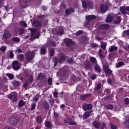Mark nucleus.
Segmentation results:
<instances>
[{"mask_svg": "<svg viewBox=\"0 0 129 129\" xmlns=\"http://www.w3.org/2000/svg\"><path fill=\"white\" fill-rule=\"evenodd\" d=\"M65 60V56L61 55L59 57L57 58V57L54 56L53 57V62L54 63V67H56L58 65V63H60L61 61H64Z\"/></svg>", "mask_w": 129, "mask_h": 129, "instance_id": "f257e3e1", "label": "nucleus"}, {"mask_svg": "<svg viewBox=\"0 0 129 129\" xmlns=\"http://www.w3.org/2000/svg\"><path fill=\"white\" fill-rule=\"evenodd\" d=\"M64 123H66V124L68 123L69 125H77V123H76L75 121H73V119L68 116L64 118Z\"/></svg>", "mask_w": 129, "mask_h": 129, "instance_id": "f03ea898", "label": "nucleus"}, {"mask_svg": "<svg viewBox=\"0 0 129 129\" xmlns=\"http://www.w3.org/2000/svg\"><path fill=\"white\" fill-rule=\"evenodd\" d=\"M12 66L13 69L16 71L20 70L21 69V62H19L18 60H14L12 63Z\"/></svg>", "mask_w": 129, "mask_h": 129, "instance_id": "7ed1b4c3", "label": "nucleus"}, {"mask_svg": "<svg viewBox=\"0 0 129 129\" xmlns=\"http://www.w3.org/2000/svg\"><path fill=\"white\" fill-rule=\"evenodd\" d=\"M10 37H12V33L10 32L9 29H5L3 34V39L4 40H8V39H10Z\"/></svg>", "mask_w": 129, "mask_h": 129, "instance_id": "20e7f679", "label": "nucleus"}, {"mask_svg": "<svg viewBox=\"0 0 129 129\" xmlns=\"http://www.w3.org/2000/svg\"><path fill=\"white\" fill-rule=\"evenodd\" d=\"M38 78L40 80L42 84L46 83V75L43 73H40L38 76Z\"/></svg>", "mask_w": 129, "mask_h": 129, "instance_id": "39448f33", "label": "nucleus"}, {"mask_svg": "<svg viewBox=\"0 0 129 129\" xmlns=\"http://www.w3.org/2000/svg\"><path fill=\"white\" fill-rule=\"evenodd\" d=\"M82 107L84 111H87V110H91L93 108V105L91 104H86L83 105Z\"/></svg>", "mask_w": 129, "mask_h": 129, "instance_id": "423d86ee", "label": "nucleus"}, {"mask_svg": "<svg viewBox=\"0 0 129 129\" xmlns=\"http://www.w3.org/2000/svg\"><path fill=\"white\" fill-rule=\"evenodd\" d=\"M25 57L26 58L27 61H32L33 59H34V57H35V55L32 54V53L30 51L26 52L25 54Z\"/></svg>", "mask_w": 129, "mask_h": 129, "instance_id": "0eeeda50", "label": "nucleus"}, {"mask_svg": "<svg viewBox=\"0 0 129 129\" xmlns=\"http://www.w3.org/2000/svg\"><path fill=\"white\" fill-rule=\"evenodd\" d=\"M33 25L35 28H40L42 27V23L38 19H35L33 21Z\"/></svg>", "mask_w": 129, "mask_h": 129, "instance_id": "6e6552de", "label": "nucleus"}, {"mask_svg": "<svg viewBox=\"0 0 129 129\" xmlns=\"http://www.w3.org/2000/svg\"><path fill=\"white\" fill-rule=\"evenodd\" d=\"M109 25L107 24H101L98 26V29L99 30H105L106 31L107 30H108L110 28Z\"/></svg>", "mask_w": 129, "mask_h": 129, "instance_id": "1a4fd4ad", "label": "nucleus"}, {"mask_svg": "<svg viewBox=\"0 0 129 129\" xmlns=\"http://www.w3.org/2000/svg\"><path fill=\"white\" fill-rule=\"evenodd\" d=\"M92 125L96 129H100L101 127V123L97 120L94 121L92 122Z\"/></svg>", "mask_w": 129, "mask_h": 129, "instance_id": "9d476101", "label": "nucleus"}, {"mask_svg": "<svg viewBox=\"0 0 129 129\" xmlns=\"http://www.w3.org/2000/svg\"><path fill=\"white\" fill-rule=\"evenodd\" d=\"M71 13H75V10L73 9V8H70L69 9H67L65 10V14L66 16H69L71 15Z\"/></svg>", "mask_w": 129, "mask_h": 129, "instance_id": "9b49d317", "label": "nucleus"}, {"mask_svg": "<svg viewBox=\"0 0 129 129\" xmlns=\"http://www.w3.org/2000/svg\"><path fill=\"white\" fill-rule=\"evenodd\" d=\"M18 121H19V119H18V118L15 117H12L10 120V123L13 125H16L18 123Z\"/></svg>", "mask_w": 129, "mask_h": 129, "instance_id": "f8f14e48", "label": "nucleus"}, {"mask_svg": "<svg viewBox=\"0 0 129 129\" xmlns=\"http://www.w3.org/2000/svg\"><path fill=\"white\" fill-rule=\"evenodd\" d=\"M63 42L65 43L67 47H70V45H72V44H73V41L69 38L64 39Z\"/></svg>", "mask_w": 129, "mask_h": 129, "instance_id": "ddd939ff", "label": "nucleus"}, {"mask_svg": "<svg viewBox=\"0 0 129 129\" xmlns=\"http://www.w3.org/2000/svg\"><path fill=\"white\" fill-rule=\"evenodd\" d=\"M92 111H86L83 115V119H86L88 117H90L91 116V114Z\"/></svg>", "mask_w": 129, "mask_h": 129, "instance_id": "4468645a", "label": "nucleus"}, {"mask_svg": "<svg viewBox=\"0 0 129 129\" xmlns=\"http://www.w3.org/2000/svg\"><path fill=\"white\" fill-rule=\"evenodd\" d=\"M108 10V7L106 5H101L100 6V11L102 14H104V13L106 12Z\"/></svg>", "mask_w": 129, "mask_h": 129, "instance_id": "2eb2a0df", "label": "nucleus"}, {"mask_svg": "<svg viewBox=\"0 0 129 129\" xmlns=\"http://www.w3.org/2000/svg\"><path fill=\"white\" fill-rule=\"evenodd\" d=\"M56 42L53 40H49L46 42V46H47V47H51V46L56 47Z\"/></svg>", "mask_w": 129, "mask_h": 129, "instance_id": "dca6fc26", "label": "nucleus"}, {"mask_svg": "<svg viewBox=\"0 0 129 129\" xmlns=\"http://www.w3.org/2000/svg\"><path fill=\"white\" fill-rule=\"evenodd\" d=\"M104 71L106 74V75H112V71L110 70L107 67H105L104 69Z\"/></svg>", "mask_w": 129, "mask_h": 129, "instance_id": "f3484780", "label": "nucleus"}, {"mask_svg": "<svg viewBox=\"0 0 129 129\" xmlns=\"http://www.w3.org/2000/svg\"><path fill=\"white\" fill-rule=\"evenodd\" d=\"M96 19V16L93 15H87L86 16V20L88 22H90V21H93Z\"/></svg>", "mask_w": 129, "mask_h": 129, "instance_id": "a211bd4d", "label": "nucleus"}, {"mask_svg": "<svg viewBox=\"0 0 129 129\" xmlns=\"http://www.w3.org/2000/svg\"><path fill=\"white\" fill-rule=\"evenodd\" d=\"M113 20V16L111 14H108L107 17L106 18L105 22L106 23H111Z\"/></svg>", "mask_w": 129, "mask_h": 129, "instance_id": "6ab92c4d", "label": "nucleus"}, {"mask_svg": "<svg viewBox=\"0 0 129 129\" xmlns=\"http://www.w3.org/2000/svg\"><path fill=\"white\" fill-rule=\"evenodd\" d=\"M84 67L87 70H89L91 68V63L89 61H86L84 63Z\"/></svg>", "mask_w": 129, "mask_h": 129, "instance_id": "aec40b11", "label": "nucleus"}, {"mask_svg": "<svg viewBox=\"0 0 129 129\" xmlns=\"http://www.w3.org/2000/svg\"><path fill=\"white\" fill-rule=\"evenodd\" d=\"M64 33V29L62 28V27L59 26L58 27V30L56 31V35H63Z\"/></svg>", "mask_w": 129, "mask_h": 129, "instance_id": "412c9836", "label": "nucleus"}, {"mask_svg": "<svg viewBox=\"0 0 129 129\" xmlns=\"http://www.w3.org/2000/svg\"><path fill=\"white\" fill-rule=\"evenodd\" d=\"M45 126L49 129H52V122L50 121H45Z\"/></svg>", "mask_w": 129, "mask_h": 129, "instance_id": "4be33fe9", "label": "nucleus"}, {"mask_svg": "<svg viewBox=\"0 0 129 129\" xmlns=\"http://www.w3.org/2000/svg\"><path fill=\"white\" fill-rule=\"evenodd\" d=\"M122 20V19L120 16H118L117 17L116 19L113 21V24H115V25H118L119 24H120Z\"/></svg>", "mask_w": 129, "mask_h": 129, "instance_id": "5701e85b", "label": "nucleus"}, {"mask_svg": "<svg viewBox=\"0 0 129 129\" xmlns=\"http://www.w3.org/2000/svg\"><path fill=\"white\" fill-rule=\"evenodd\" d=\"M39 38H40V33L39 32H37L35 35H32L31 37H30V41H33L35 39H39Z\"/></svg>", "mask_w": 129, "mask_h": 129, "instance_id": "b1692460", "label": "nucleus"}, {"mask_svg": "<svg viewBox=\"0 0 129 129\" xmlns=\"http://www.w3.org/2000/svg\"><path fill=\"white\" fill-rule=\"evenodd\" d=\"M94 69L98 73H100L101 72V68L99 65L96 64L94 67Z\"/></svg>", "mask_w": 129, "mask_h": 129, "instance_id": "393cba45", "label": "nucleus"}, {"mask_svg": "<svg viewBox=\"0 0 129 129\" xmlns=\"http://www.w3.org/2000/svg\"><path fill=\"white\" fill-rule=\"evenodd\" d=\"M89 96H91V94H84V95L81 96L80 99H81V100H85V99H86V98H87V97H89Z\"/></svg>", "mask_w": 129, "mask_h": 129, "instance_id": "a878e982", "label": "nucleus"}, {"mask_svg": "<svg viewBox=\"0 0 129 129\" xmlns=\"http://www.w3.org/2000/svg\"><path fill=\"white\" fill-rule=\"evenodd\" d=\"M13 85H14L15 87H19L21 86V82L19 81H13Z\"/></svg>", "mask_w": 129, "mask_h": 129, "instance_id": "bb28decb", "label": "nucleus"}, {"mask_svg": "<svg viewBox=\"0 0 129 129\" xmlns=\"http://www.w3.org/2000/svg\"><path fill=\"white\" fill-rule=\"evenodd\" d=\"M46 52H47V49L46 48V47L43 46L40 48V53L41 55H45Z\"/></svg>", "mask_w": 129, "mask_h": 129, "instance_id": "cd10ccee", "label": "nucleus"}, {"mask_svg": "<svg viewBox=\"0 0 129 129\" xmlns=\"http://www.w3.org/2000/svg\"><path fill=\"white\" fill-rule=\"evenodd\" d=\"M24 54H20L18 56H17V59L20 61V62H24V60L25 59L24 58Z\"/></svg>", "mask_w": 129, "mask_h": 129, "instance_id": "c85d7f7f", "label": "nucleus"}, {"mask_svg": "<svg viewBox=\"0 0 129 129\" xmlns=\"http://www.w3.org/2000/svg\"><path fill=\"white\" fill-rule=\"evenodd\" d=\"M35 119L37 123H42L43 122V119L41 116H37Z\"/></svg>", "mask_w": 129, "mask_h": 129, "instance_id": "c756f323", "label": "nucleus"}, {"mask_svg": "<svg viewBox=\"0 0 129 129\" xmlns=\"http://www.w3.org/2000/svg\"><path fill=\"white\" fill-rule=\"evenodd\" d=\"M120 11L122 15H126V11H125V7L122 6L120 7Z\"/></svg>", "mask_w": 129, "mask_h": 129, "instance_id": "7c9ffc66", "label": "nucleus"}, {"mask_svg": "<svg viewBox=\"0 0 129 129\" xmlns=\"http://www.w3.org/2000/svg\"><path fill=\"white\" fill-rule=\"evenodd\" d=\"M12 42H15V43H19L21 42V39L18 37H14L12 39Z\"/></svg>", "mask_w": 129, "mask_h": 129, "instance_id": "2f4dec72", "label": "nucleus"}, {"mask_svg": "<svg viewBox=\"0 0 129 129\" xmlns=\"http://www.w3.org/2000/svg\"><path fill=\"white\" fill-rule=\"evenodd\" d=\"M54 55H55V49L51 48L49 50V56H50V57H53Z\"/></svg>", "mask_w": 129, "mask_h": 129, "instance_id": "473e14b6", "label": "nucleus"}, {"mask_svg": "<svg viewBox=\"0 0 129 129\" xmlns=\"http://www.w3.org/2000/svg\"><path fill=\"white\" fill-rule=\"evenodd\" d=\"M123 65H124L123 61H119L118 63H116V68H119L121 67V66H123Z\"/></svg>", "mask_w": 129, "mask_h": 129, "instance_id": "72a5a7b5", "label": "nucleus"}, {"mask_svg": "<svg viewBox=\"0 0 129 129\" xmlns=\"http://www.w3.org/2000/svg\"><path fill=\"white\" fill-rule=\"evenodd\" d=\"M30 31L31 32L30 37H31L32 36H34V35H35V34H36V33H37V30L35 28H31L30 29Z\"/></svg>", "mask_w": 129, "mask_h": 129, "instance_id": "f704fd0d", "label": "nucleus"}, {"mask_svg": "<svg viewBox=\"0 0 129 129\" xmlns=\"http://www.w3.org/2000/svg\"><path fill=\"white\" fill-rule=\"evenodd\" d=\"M44 106L46 110H49V109L50 108V105H49V103L48 102H45L44 103Z\"/></svg>", "mask_w": 129, "mask_h": 129, "instance_id": "c9c22d12", "label": "nucleus"}, {"mask_svg": "<svg viewBox=\"0 0 129 129\" xmlns=\"http://www.w3.org/2000/svg\"><path fill=\"white\" fill-rule=\"evenodd\" d=\"M114 50H117V47L114 46H112L109 48V52L111 53V52H113V51H114Z\"/></svg>", "mask_w": 129, "mask_h": 129, "instance_id": "e433bc0d", "label": "nucleus"}, {"mask_svg": "<svg viewBox=\"0 0 129 129\" xmlns=\"http://www.w3.org/2000/svg\"><path fill=\"white\" fill-rule=\"evenodd\" d=\"M87 5L89 9H92L93 8V2H87Z\"/></svg>", "mask_w": 129, "mask_h": 129, "instance_id": "4c0bfd02", "label": "nucleus"}, {"mask_svg": "<svg viewBox=\"0 0 129 129\" xmlns=\"http://www.w3.org/2000/svg\"><path fill=\"white\" fill-rule=\"evenodd\" d=\"M40 97V95L39 94H36L35 97H34L33 98V101H36V102H37L38 101V100H39V98Z\"/></svg>", "mask_w": 129, "mask_h": 129, "instance_id": "58836bf2", "label": "nucleus"}, {"mask_svg": "<svg viewBox=\"0 0 129 129\" xmlns=\"http://www.w3.org/2000/svg\"><path fill=\"white\" fill-rule=\"evenodd\" d=\"M105 108H107V109H112V108H113V105H111V104H108V105H106L105 106Z\"/></svg>", "mask_w": 129, "mask_h": 129, "instance_id": "ea45409f", "label": "nucleus"}, {"mask_svg": "<svg viewBox=\"0 0 129 129\" xmlns=\"http://www.w3.org/2000/svg\"><path fill=\"white\" fill-rule=\"evenodd\" d=\"M82 4L83 9H87L88 5H87V3H86V1L84 0L83 1Z\"/></svg>", "mask_w": 129, "mask_h": 129, "instance_id": "a19ab883", "label": "nucleus"}, {"mask_svg": "<svg viewBox=\"0 0 129 129\" xmlns=\"http://www.w3.org/2000/svg\"><path fill=\"white\" fill-rule=\"evenodd\" d=\"M6 76H8L9 78H10L11 80H13V78H15V76L13 74H10V73H7L6 74Z\"/></svg>", "mask_w": 129, "mask_h": 129, "instance_id": "79ce46f5", "label": "nucleus"}, {"mask_svg": "<svg viewBox=\"0 0 129 129\" xmlns=\"http://www.w3.org/2000/svg\"><path fill=\"white\" fill-rule=\"evenodd\" d=\"M42 4V1L41 0H36V3L35 6L36 7H40Z\"/></svg>", "mask_w": 129, "mask_h": 129, "instance_id": "37998d69", "label": "nucleus"}, {"mask_svg": "<svg viewBox=\"0 0 129 129\" xmlns=\"http://www.w3.org/2000/svg\"><path fill=\"white\" fill-rule=\"evenodd\" d=\"M19 33L20 35H23L24 33L25 32V29L24 28H19L18 30Z\"/></svg>", "mask_w": 129, "mask_h": 129, "instance_id": "c03bdc74", "label": "nucleus"}, {"mask_svg": "<svg viewBox=\"0 0 129 129\" xmlns=\"http://www.w3.org/2000/svg\"><path fill=\"white\" fill-rule=\"evenodd\" d=\"M20 25L24 27V28H27V27H28V24H27L25 21L20 22Z\"/></svg>", "mask_w": 129, "mask_h": 129, "instance_id": "a18cd8bd", "label": "nucleus"}, {"mask_svg": "<svg viewBox=\"0 0 129 129\" xmlns=\"http://www.w3.org/2000/svg\"><path fill=\"white\" fill-rule=\"evenodd\" d=\"M25 105V103H24V101L20 100L18 104L19 107H23L24 105Z\"/></svg>", "mask_w": 129, "mask_h": 129, "instance_id": "49530a36", "label": "nucleus"}, {"mask_svg": "<svg viewBox=\"0 0 129 129\" xmlns=\"http://www.w3.org/2000/svg\"><path fill=\"white\" fill-rule=\"evenodd\" d=\"M90 45L91 48H96L98 47V44L97 43H91Z\"/></svg>", "mask_w": 129, "mask_h": 129, "instance_id": "de8ad7c7", "label": "nucleus"}, {"mask_svg": "<svg viewBox=\"0 0 129 129\" xmlns=\"http://www.w3.org/2000/svg\"><path fill=\"white\" fill-rule=\"evenodd\" d=\"M106 43L104 42L101 44V48L103 49V50H105L106 49Z\"/></svg>", "mask_w": 129, "mask_h": 129, "instance_id": "09e8293b", "label": "nucleus"}, {"mask_svg": "<svg viewBox=\"0 0 129 129\" xmlns=\"http://www.w3.org/2000/svg\"><path fill=\"white\" fill-rule=\"evenodd\" d=\"M90 60L92 63H96V58L94 57H90Z\"/></svg>", "mask_w": 129, "mask_h": 129, "instance_id": "8fccbe9b", "label": "nucleus"}, {"mask_svg": "<svg viewBox=\"0 0 129 129\" xmlns=\"http://www.w3.org/2000/svg\"><path fill=\"white\" fill-rule=\"evenodd\" d=\"M47 83L48 85H52L53 82H52V78H49L47 80Z\"/></svg>", "mask_w": 129, "mask_h": 129, "instance_id": "3c124183", "label": "nucleus"}, {"mask_svg": "<svg viewBox=\"0 0 129 129\" xmlns=\"http://www.w3.org/2000/svg\"><path fill=\"white\" fill-rule=\"evenodd\" d=\"M115 55H116V53H110L109 54V58L110 59H112L113 58V57H114V56H115Z\"/></svg>", "mask_w": 129, "mask_h": 129, "instance_id": "603ef678", "label": "nucleus"}, {"mask_svg": "<svg viewBox=\"0 0 129 129\" xmlns=\"http://www.w3.org/2000/svg\"><path fill=\"white\" fill-rule=\"evenodd\" d=\"M82 34H83V31L79 30L78 32H76V36H79L80 35H82Z\"/></svg>", "mask_w": 129, "mask_h": 129, "instance_id": "864d4df0", "label": "nucleus"}, {"mask_svg": "<svg viewBox=\"0 0 129 129\" xmlns=\"http://www.w3.org/2000/svg\"><path fill=\"white\" fill-rule=\"evenodd\" d=\"M28 80H29V82H30V83L31 84V83H32V82H33V80H34V79L33 78V76H30L28 77Z\"/></svg>", "mask_w": 129, "mask_h": 129, "instance_id": "5fc2aeb1", "label": "nucleus"}, {"mask_svg": "<svg viewBox=\"0 0 129 129\" xmlns=\"http://www.w3.org/2000/svg\"><path fill=\"white\" fill-rule=\"evenodd\" d=\"M100 88H101V84L98 83L96 86V90L98 91L100 89Z\"/></svg>", "mask_w": 129, "mask_h": 129, "instance_id": "6e6d98bb", "label": "nucleus"}, {"mask_svg": "<svg viewBox=\"0 0 129 129\" xmlns=\"http://www.w3.org/2000/svg\"><path fill=\"white\" fill-rule=\"evenodd\" d=\"M124 125L126 128H129V120H127L125 122Z\"/></svg>", "mask_w": 129, "mask_h": 129, "instance_id": "4d7b16f0", "label": "nucleus"}, {"mask_svg": "<svg viewBox=\"0 0 129 129\" xmlns=\"http://www.w3.org/2000/svg\"><path fill=\"white\" fill-rule=\"evenodd\" d=\"M124 102L125 104H126V105H128V104H129V99L128 98H126L124 99Z\"/></svg>", "mask_w": 129, "mask_h": 129, "instance_id": "13d9d810", "label": "nucleus"}, {"mask_svg": "<svg viewBox=\"0 0 129 129\" xmlns=\"http://www.w3.org/2000/svg\"><path fill=\"white\" fill-rule=\"evenodd\" d=\"M35 108H36V103H33L31 104V108L30 110H34Z\"/></svg>", "mask_w": 129, "mask_h": 129, "instance_id": "bf43d9fd", "label": "nucleus"}, {"mask_svg": "<svg viewBox=\"0 0 129 129\" xmlns=\"http://www.w3.org/2000/svg\"><path fill=\"white\" fill-rule=\"evenodd\" d=\"M110 125L111 126V129H116L117 128V127L116 126V125H114L113 124L110 123Z\"/></svg>", "mask_w": 129, "mask_h": 129, "instance_id": "052dcab7", "label": "nucleus"}, {"mask_svg": "<svg viewBox=\"0 0 129 129\" xmlns=\"http://www.w3.org/2000/svg\"><path fill=\"white\" fill-rule=\"evenodd\" d=\"M49 102L50 104V106H53V105H54V103L55 102V101L53 99H51L49 101Z\"/></svg>", "mask_w": 129, "mask_h": 129, "instance_id": "680f3d73", "label": "nucleus"}, {"mask_svg": "<svg viewBox=\"0 0 129 129\" xmlns=\"http://www.w3.org/2000/svg\"><path fill=\"white\" fill-rule=\"evenodd\" d=\"M9 55H10V57L11 58V59H13V58H14V52H13V51H11L9 53Z\"/></svg>", "mask_w": 129, "mask_h": 129, "instance_id": "e2e57ef3", "label": "nucleus"}, {"mask_svg": "<svg viewBox=\"0 0 129 129\" xmlns=\"http://www.w3.org/2000/svg\"><path fill=\"white\" fill-rule=\"evenodd\" d=\"M45 17V15H40L37 16V19H44Z\"/></svg>", "mask_w": 129, "mask_h": 129, "instance_id": "0e129e2a", "label": "nucleus"}, {"mask_svg": "<svg viewBox=\"0 0 129 129\" xmlns=\"http://www.w3.org/2000/svg\"><path fill=\"white\" fill-rule=\"evenodd\" d=\"M29 86V82H26L23 84V87L24 88H27Z\"/></svg>", "mask_w": 129, "mask_h": 129, "instance_id": "69168bd1", "label": "nucleus"}, {"mask_svg": "<svg viewBox=\"0 0 129 129\" xmlns=\"http://www.w3.org/2000/svg\"><path fill=\"white\" fill-rule=\"evenodd\" d=\"M6 49H7V48H6V46H2L0 48V50L2 51V52H6Z\"/></svg>", "mask_w": 129, "mask_h": 129, "instance_id": "338daca9", "label": "nucleus"}, {"mask_svg": "<svg viewBox=\"0 0 129 129\" xmlns=\"http://www.w3.org/2000/svg\"><path fill=\"white\" fill-rule=\"evenodd\" d=\"M124 34H125V35H126V36H129V29L124 31Z\"/></svg>", "mask_w": 129, "mask_h": 129, "instance_id": "774afa93", "label": "nucleus"}]
</instances>
